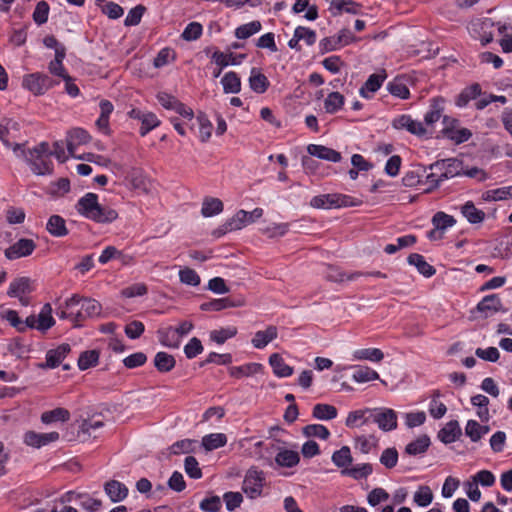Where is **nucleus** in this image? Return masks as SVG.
Masks as SVG:
<instances>
[{
    "label": "nucleus",
    "instance_id": "2",
    "mask_svg": "<svg viewBox=\"0 0 512 512\" xmlns=\"http://www.w3.org/2000/svg\"><path fill=\"white\" fill-rule=\"evenodd\" d=\"M13 152L16 157L24 159L35 175L44 176L51 175L53 173L54 166L51 159L41 155L40 157L34 155V153L24 148V144L15 143L13 146Z\"/></svg>",
    "mask_w": 512,
    "mask_h": 512
},
{
    "label": "nucleus",
    "instance_id": "8",
    "mask_svg": "<svg viewBox=\"0 0 512 512\" xmlns=\"http://www.w3.org/2000/svg\"><path fill=\"white\" fill-rule=\"evenodd\" d=\"M128 116L131 119L140 121L141 127L139 133L142 137L146 136L149 132L161 124V121L155 113L150 111H143L138 108L131 109L128 112Z\"/></svg>",
    "mask_w": 512,
    "mask_h": 512
},
{
    "label": "nucleus",
    "instance_id": "33",
    "mask_svg": "<svg viewBox=\"0 0 512 512\" xmlns=\"http://www.w3.org/2000/svg\"><path fill=\"white\" fill-rule=\"evenodd\" d=\"M80 313L82 315V322L87 318L97 317L101 314L102 306L101 304L92 298L81 297L80 302Z\"/></svg>",
    "mask_w": 512,
    "mask_h": 512
},
{
    "label": "nucleus",
    "instance_id": "25",
    "mask_svg": "<svg viewBox=\"0 0 512 512\" xmlns=\"http://www.w3.org/2000/svg\"><path fill=\"white\" fill-rule=\"evenodd\" d=\"M476 310L486 317L489 313H496L502 310V302L497 294H489L482 298L477 304Z\"/></svg>",
    "mask_w": 512,
    "mask_h": 512
},
{
    "label": "nucleus",
    "instance_id": "18",
    "mask_svg": "<svg viewBox=\"0 0 512 512\" xmlns=\"http://www.w3.org/2000/svg\"><path fill=\"white\" fill-rule=\"evenodd\" d=\"M71 348L69 344L63 343L55 349H51L46 353V362L42 364L43 368H56L69 354Z\"/></svg>",
    "mask_w": 512,
    "mask_h": 512
},
{
    "label": "nucleus",
    "instance_id": "5",
    "mask_svg": "<svg viewBox=\"0 0 512 512\" xmlns=\"http://www.w3.org/2000/svg\"><path fill=\"white\" fill-rule=\"evenodd\" d=\"M371 423L376 424L383 432H391L398 426L396 411L387 407L372 408Z\"/></svg>",
    "mask_w": 512,
    "mask_h": 512
},
{
    "label": "nucleus",
    "instance_id": "23",
    "mask_svg": "<svg viewBox=\"0 0 512 512\" xmlns=\"http://www.w3.org/2000/svg\"><path fill=\"white\" fill-rule=\"evenodd\" d=\"M460 212L462 216L472 225L481 224L486 218L485 212L477 208L473 201H466L460 207Z\"/></svg>",
    "mask_w": 512,
    "mask_h": 512
},
{
    "label": "nucleus",
    "instance_id": "21",
    "mask_svg": "<svg viewBox=\"0 0 512 512\" xmlns=\"http://www.w3.org/2000/svg\"><path fill=\"white\" fill-rule=\"evenodd\" d=\"M329 11L333 16L343 12L357 15L361 11V5L354 0H331Z\"/></svg>",
    "mask_w": 512,
    "mask_h": 512
},
{
    "label": "nucleus",
    "instance_id": "14",
    "mask_svg": "<svg viewBox=\"0 0 512 512\" xmlns=\"http://www.w3.org/2000/svg\"><path fill=\"white\" fill-rule=\"evenodd\" d=\"M386 73H374L371 74L365 83L359 89V94L362 98L371 99L374 94L381 88L382 84L386 80Z\"/></svg>",
    "mask_w": 512,
    "mask_h": 512
},
{
    "label": "nucleus",
    "instance_id": "9",
    "mask_svg": "<svg viewBox=\"0 0 512 512\" xmlns=\"http://www.w3.org/2000/svg\"><path fill=\"white\" fill-rule=\"evenodd\" d=\"M430 169L440 172V177L448 180L462 174L463 163L457 158H448L431 164Z\"/></svg>",
    "mask_w": 512,
    "mask_h": 512
},
{
    "label": "nucleus",
    "instance_id": "58",
    "mask_svg": "<svg viewBox=\"0 0 512 512\" xmlns=\"http://www.w3.org/2000/svg\"><path fill=\"white\" fill-rule=\"evenodd\" d=\"M99 360V353L96 350H88L80 354L78 359V367L84 371L95 366Z\"/></svg>",
    "mask_w": 512,
    "mask_h": 512
},
{
    "label": "nucleus",
    "instance_id": "46",
    "mask_svg": "<svg viewBox=\"0 0 512 512\" xmlns=\"http://www.w3.org/2000/svg\"><path fill=\"white\" fill-rule=\"evenodd\" d=\"M175 364V358L167 352L160 351L154 357V366L161 373L170 372Z\"/></svg>",
    "mask_w": 512,
    "mask_h": 512
},
{
    "label": "nucleus",
    "instance_id": "61",
    "mask_svg": "<svg viewBox=\"0 0 512 512\" xmlns=\"http://www.w3.org/2000/svg\"><path fill=\"white\" fill-rule=\"evenodd\" d=\"M0 318L6 320L18 332L23 333V320L19 317L17 311L12 309L1 310Z\"/></svg>",
    "mask_w": 512,
    "mask_h": 512
},
{
    "label": "nucleus",
    "instance_id": "41",
    "mask_svg": "<svg viewBox=\"0 0 512 512\" xmlns=\"http://www.w3.org/2000/svg\"><path fill=\"white\" fill-rule=\"evenodd\" d=\"M353 360H367L371 362H381L384 359V353L379 348L357 349L352 354Z\"/></svg>",
    "mask_w": 512,
    "mask_h": 512
},
{
    "label": "nucleus",
    "instance_id": "29",
    "mask_svg": "<svg viewBox=\"0 0 512 512\" xmlns=\"http://www.w3.org/2000/svg\"><path fill=\"white\" fill-rule=\"evenodd\" d=\"M159 342L168 348L177 349L181 344V338L178 336L173 326L161 328L157 332Z\"/></svg>",
    "mask_w": 512,
    "mask_h": 512
},
{
    "label": "nucleus",
    "instance_id": "51",
    "mask_svg": "<svg viewBox=\"0 0 512 512\" xmlns=\"http://www.w3.org/2000/svg\"><path fill=\"white\" fill-rule=\"evenodd\" d=\"M302 433L304 436L310 438H318L321 440H327L331 433L329 429L322 424H309L303 427Z\"/></svg>",
    "mask_w": 512,
    "mask_h": 512
},
{
    "label": "nucleus",
    "instance_id": "37",
    "mask_svg": "<svg viewBox=\"0 0 512 512\" xmlns=\"http://www.w3.org/2000/svg\"><path fill=\"white\" fill-rule=\"evenodd\" d=\"M70 419V412L62 407L45 411L41 414V422L49 425L56 422H67Z\"/></svg>",
    "mask_w": 512,
    "mask_h": 512
},
{
    "label": "nucleus",
    "instance_id": "40",
    "mask_svg": "<svg viewBox=\"0 0 512 512\" xmlns=\"http://www.w3.org/2000/svg\"><path fill=\"white\" fill-rule=\"evenodd\" d=\"M338 415V410L335 406L330 404L318 403L312 409L313 418L321 421H329L335 419Z\"/></svg>",
    "mask_w": 512,
    "mask_h": 512
},
{
    "label": "nucleus",
    "instance_id": "22",
    "mask_svg": "<svg viewBox=\"0 0 512 512\" xmlns=\"http://www.w3.org/2000/svg\"><path fill=\"white\" fill-rule=\"evenodd\" d=\"M104 491L113 503L123 501L128 495V488L126 485L117 480H110L106 482L104 485Z\"/></svg>",
    "mask_w": 512,
    "mask_h": 512
},
{
    "label": "nucleus",
    "instance_id": "20",
    "mask_svg": "<svg viewBox=\"0 0 512 512\" xmlns=\"http://www.w3.org/2000/svg\"><path fill=\"white\" fill-rule=\"evenodd\" d=\"M91 140L90 134L83 128H73L67 133V148L73 156L75 149L87 144Z\"/></svg>",
    "mask_w": 512,
    "mask_h": 512
},
{
    "label": "nucleus",
    "instance_id": "15",
    "mask_svg": "<svg viewBox=\"0 0 512 512\" xmlns=\"http://www.w3.org/2000/svg\"><path fill=\"white\" fill-rule=\"evenodd\" d=\"M251 223V219L249 218L248 212L245 210H239L236 214L228 219L221 227L218 229V235H224L227 232L240 230L245 227L247 224Z\"/></svg>",
    "mask_w": 512,
    "mask_h": 512
},
{
    "label": "nucleus",
    "instance_id": "56",
    "mask_svg": "<svg viewBox=\"0 0 512 512\" xmlns=\"http://www.w3.org/2000/svg\"><path fill=\"white\" fill-rule=\"evenodd\" d=\"M413 501L420 507H427L433 501V493L429 486L421 485L414 493Z\"/></svg>",
    "mask_w": 512,
    "mask_h": 512
},
{
    "label": "nucleus",
    "instance_id": "54",
    "mask_svg": "<svg viewBox=\"0 0 512 512\" xmlns=\"http://www.w3.org/2000/svg\"><path fill=\"white\" fill-rule=\"evenodd\" d=\"M488 430V427L480 425L477 421L468 420L465 427V434L472 442H477L488 432Z\"/></svg>",
    "mask_w": 512,
    "mask_h": 512
},
{
    "label": "nucleus",
    "instance_id": "60",
    "mask_svg": "<svg viewBox=\"0 0 512 512\" xmlns=\"http://www.w3.org/2000/svg\"><path fill=\"white\" fill-rule=\"evenodd\" d=\"M387 90L389 93L400 99H407L410 95L409 89L406 84L399 79H394L387 84Z\"/></svg>",
    "mask_w": 512,
    "mask_h": 512
},
{
    "label": "nucleus",
    "instance_id": "30",
    "mask_svg": "<svg viewBox=\"0 0 512 512\" xmlns=\"http://www.w3.org/2000/svg\"><path fill=\"white\" fill-rule=\"evenodd\" d=\"M269 364L273 373L278 378H286L293 374V367L285 363L283 357L278 353H273L269 357Z\"/></svg>",
    "mask_w": 512,
    "mask_h": 512
},
{
    "label": "nucleus",
    "instance_id": "45",
    "mask_svg": "<svg viewBox=\"0 0 512 512\" xmlns=\"http://www.w3.org/2000/svg\"><path fill=\"white\" fill-rule=\"evenodd\" d=\"M227 436L224 433H211L202 438L201 445L206 451L216 450L225 446Z\"/></svg>",
    "mask_w": 512,
    "mask_h": 512
},
{
    "label": "nucleus",
    "instance_id": "62",
    "mask_svg": "<svg viewBox=\"0 0 512 512\" xmlns=\"http://www.w3.org/2000/svg\"><path fill=\"white\" fill-rule=\"evenodd\" d=\"M184 470L191 479H200L203 476L199 463L194 456H187L184 460Z\"/></svg>",
    "mask_w": 512,
    "mask_h": 512
},
{
    "label": "nucleus",
    "instance_id": "6",
    "mask_svg": "<svg viewBox=\"0 0 512 512\" xmlns=\"http://www.w3.org/2000/svg\"><path fill=\"white\" fill-rule=\"evenodd\" d=\"M391 126L395 130L407 131L408 133L422 137L426 134L424 124L418 120H414L411 115L401 114L394 117Z\"/></svg>",
    "mask_w": 512,
    "mask_h": 512
},
{
    "label": "nucleus",
    "instance_id": "43",
    "mask_svg": "<svg viewBox=\"0 0 512 512\" xmlns=\"http://www.w3.org/2000/svg\"><path fill=\"white\" fill-rule=\"evenodd\" d=\"M117 218H118V213L115 209H113L109 206H106V205H101L99 203V205L96 209V212L94 214V218H92L91 221L96 222V223H101V224H108V223H112Z\"/></svg>",
    "mask_w": 512,
    "mask_h": 512
},
{
    "label": "nucleus",
    "instance_id": "10",
    "mask_svg": "<svg viewBox=\"0 0 512 512\" xmlns=\"http://www.w3.org/2000/svg\"><path fill=\"white\" fill-rule=\"evenodd\" d=\"M22 86L34 95H43L50 88L51 80L45 74L31 73L23 77Z\"/></svg>",
    "mask_w": 512,
    "mask_h": 512
},
{
    "label": "nucleus",
    "instance_id": "47",
    "mask_svg": "<svg viewBox=\"0 0 512 512\" xmlns=\"http://www.w3.org/2000/svg\"><path fill=\"white\" fill-rule=\"evenodd\" d=\"M223 211V203L220 199L214 197H206L203 200L201 214L204 217H213Z\"/></svg>",
    "mask_w": 512,
    "mask_h": 512
},
{
    "label": "nucleus",
    "instance_id": "64",
    "mask_svg": "<svg viewBox=\"0 0 512 512\" xmlns=\"http://www.w3.org/2000/svg\"><path fill=\"white\" fill-rule=\"evenodd\" d=\"M203 27L199 22H190L183 30L181 37L185 41H195L201 37Z\"/></svg>",
    "mask_w": 512,
    "mask_h": 512
},
{
    "label": "nucleus",
    "instance_id": "38",
    "mask_svg": "<svg viewBox=\"0 0 512 512\" xmlns=\"http://www.w3.org/2000/svg\"><path fill=\"white\" fill-rule=\"evenodd\" d=\"M372 473L373 467L370 463L351 465L348 470L341 471V475L351 477L354 480L366 479Z\"/></svg>",
    "mask_w": 512,
    "mask_h": 512
},
{
    "label": "nucleus",
    "instance_id": "57",
    "mask_svg": "<svg viewBox=\"0 0 512 512\" xmlns=\"http://www.w3.org/2000/svg\"><path fill=\"white\" fill-rule=\"evenodd\" d=\"M77 499L78 505L88 512H97L102 507L101 500L95 499L87 493H81V495H77Z\"/></svg>",
    "mask_w": 512,
    "mask_h": 512
},
{
    "label": "nucleus",
    "instance_id": "19",
    "mask_svg": "<svg viewBox=\"0 0 512 512\" xmlns=\"http://www.w3.org/2000/svg\"><path fill=\"white\" fill-rule=\"evenodd\" d=\"M307 151L311 156L333 163H338L342 159V156L338 151L323 145L310 144L307 147Z\"/></svg>",
    "mask_w": 512,
    "mask_h": 512
},
{
    "label": "nucleus",
    "instance_id": "52",
    "mask_svg": "<svg viewBox=\"0 0 512 512\" xmlns=\"http://www.w3.org/2000/svg\"><path fill=\"white\" fill-rule=\"evenodd\" d=\"M197 441L193 439H181L174 442L169 451L173 455L188 454L195 451Z\"/></svg>",
    "mask_w": 512,
    "mask_h": 512
},
{
    "label": "nucleus",
    "instance_id": "50",
    "mask_svg": "<svg viewBox=\"0 0 512 512\" xmlns=\"http://www.w3.org/2000/svg\"><path fill=\"white\" fill-rule=\"evenodd\" d=\"M379 378L380 376L377 371L366 366H357L352 375V379L356 383H366L378 380Z\"/></svg>",
    "mask_w": 512,
    "mask_h": 512
},
{
    "label": "nucleus",
    "instance_id": "16",
    "mask_svg": "<svg viewBox=\"0 0 512 512\" xmlns=\"http://www.w3.org/2000/svg\"><path fill=\"white\" fill-rule=\"evenodd\" d=\"M372 408H362L350 411L345 419V426L351 429L359 428L371 423Z\"/></svg>",
    "mask_w": 512,
    "mask_h": 512
},
{
    "label": "nucleus",
    "instance_id": "3",
    "mask_svg": "<svg viewBox=\"0 0 512 512\" xmlns=\"http://www.w3.org/2000/svg\"><path fill=\"white\" fill-rule=\"evenodd\" d=\"M264 484V472L257 467H251L244 476L242 490L250 499H256L261 496Z\"/></svg>",
    "mask_w": 512,
    "mask_h": 512
},
{
    "label": "nucleus",
    "instance_id": "34",
    "mask_svg": "<svg viewBox=\"0 0 512 512\" xmlns=\"http://www.w3.org/2000/svg\"><path fill=\"white\" fill-rule=\"evenodd\" d=\"M275 462L280 467L293 468L300 462V456L297 451L281 449L275 456Z\"/></svg>",
    "mask_w": 512,
    "mask_h": 512
},
{
    "label": "nucleus",
    "instance_id": "59",
    "mask_svg": "<svg viewBox=\"0 0 512 512\" xmlns=\"http://www.w3.org/2000/svg\"><path fill=\"white\" fill-rule=\"evenodd\" d=\"M197 122L199 124V139L201 142H207L212 135V123L203 113L197 116Z\"/></svg>",
    "mask_w": 512,
    "mask_h": 512
},
{
    "label": "nucleus",
    "instance_id": "49",
    "mask_svg": "<svg viewBox=\"0 0 512 512\" xmlns=\"http://www.w3.org/2000/svg\"><path fill=\"white\" fill-rule=\"evenodd\" d=\"M262 29L260 21L255 20L242 24L235 29V37L237 39H248L252 35L258 33Z\"/></svg>",
    "mask_w": 512,
    "mask_h": 512
},
{
    "label": "nucleus",
    "instance_id": "28",
    "mask_svg": "<svg viewBox=\"0 0 512 512\" xmlns=\"http://www.w3.org/2000/svg\"><path fill=\"white\" fill-rule=\"evenodd\" d=\"M46 230L50 235L58 238L65 237L69 233L65 219L56 214L49 217L46 223Z\"/></svg>",
    "mask_w": 512,
    "mask_h": 512
},
{
    "label": "nucleus",
    "instance_id": "48",
    "mask_svg": "<svg viewBox=\"0 0 512 512\" xmlns=\"http://www.w3.org/2000/svg\"><path fill=\"white\" fill-rule=\"evenodd\" d=\"M443 103L444 101L441 98H434L432 100L429 110L424 115L425 124L433 125L441 118Z\"/></svg>",
    "mask_w": 512,
    "mask_h": 512
},
{
    "label": "nucleus",
    "instance_id": "1",
    "mask_svg": "<svg viewBox=\"0 0 512 512\" xmlns=\"http://www.w3.org/2000/svg\"><path fill=\"white\" fill-rule=\"evenodd\" d=\"M362 201L352 196L340 193H329L314 196L310 200V205L316 209H339L344 207H356L361 205Z\"/></svg>",
    "mask_w": 512,
    "mask_h": 512
},
{
    "label": "nucleus",
    "instance_id": "63",
    "mask_svg": "<svg viewBox=\"0 0 512 512\" xmlns=\"http://www.w3.org/2000/svg\"><path fill=\"white\" fill-rule=\"evenodd\" d=\"M70 191V181L67 178H60L50 184L49 194L52 197H62Z\"/></svg>",
    "mask_w": 512,
    "mask_h": 512
},
{
    "label": "nucleus",
    "instance_id": "31",
    "mask_svg": "<svg viewBox=\"0 0 512 512\" xmlns=\"http://www.w3.org/2000/svg\"><path fill=\"white\" fill-rule=\"evenodd\" d=\"M332 463L339 469L348 470L353 463V457L349 446H342L334 451L331 456Z\"/></svg>",
    "mask_w": 512,
    "mask_h": 512
},
{
    "label": "nucleus",
    "instance_id": "42",
    "mask_svg": "<svg viewBox=\"0 0 512 512\" xmlns=\"http://www.w3.org/2000/svg\"><path fill=\"white\" fill-rule=\"evenodd\" d=\"M430 444V438L427 435H421L406 445L405 452L411 456L421 455L427 451Z\"/></svg>",
    "mask_w": 512,
    "mask_h": 512
},
{
    "label": "nucleus",
    "instance_id": "36",
    "mask_svg": "<svg viewBox=\"0 0 512 512\" xmlns=\"http://www.w3.org/2000/svg\"><path fill=\"white\" fill-rule=\"evenodd\" d=\"M36 320L38 325L37 330L43 333L55 325V320L52 317L51 304L46 303L43 305L38 316H36Z\"/></svg>",
    "mask_w": 512,
    "mask_h": 512
},
{
    "label": "nucleus",
    "instance_id": "17",
    "mask_svg": "<svg viewBox=\"0 0 512 512\" xmlns=\"http://www.w3.org/2000/svg\"><path fill=\"white\" fill-rule=\"evenodd\" d=\"M32 291L31 280L28 277H19L14 279L8 288L7 295L12 298H18L22 304L26 305L23 301V296Z\"/></svg>",
    "mask_w": 512,
    "mask_h": 512
},
{
    "label": "nucleus",
    "instance_id": "27",
    "mask_svg": "<svg viewBox=\"0 0 512 512\" xmlns=\"http://www.w3.org/2000/svg\"><path fill=\"white\" fill-rule=\"evenodd\" d=\"M248 81L250 89L257 94L265 93L270 85L268 78L257 68L251 69Z\"/></svg>",
    "mask_w": 512,
    "mask_h": 512
},
{
    "label": "nucleus",
    "instance_id": "53",
    "mask_svg": "<svg viewBox=\"0 0 512 512\" xmlns=\"http://www.w3.org/2000/svg\"><path fill=\"white\" fill-rule=\"evenodd\" d=\"M431 222L436 229L444 232L456 224V219L452 215H448L445 212L439 211L433 215Z\"/></svg>",
    "mask_w": 512,
    "mask_h": 512
},
{
    "label": "nucleus",
    "instance_id": "39",
    "mask_svg": "<svg viewBox=\"0 0 512 512\" xmlns=\"http://www.w3.org/2000/svg\"><path fill=\"white\" fill-rule=\"evenodd\" d=\"M221 84L226 94H237L241 91L240 77L234 71L225 73L221 79Z\"/></svg>",
    "mask_w": 512,
    "mask_h": 512
},
{
    "label": "nucleus",
    "instance_id": "26",
    "mask_svg": "<svg viewBox=\"0 0 512 512\" xmlns=\"http://www.w3.org/2000/svg\"><path fill=\"white\" fill-rule=\"evenodd\" d=\"M461 428L458 421L451 420L438 432L439 440L444 444H451L461 436Z\"/></svg>",
    "mask_w": 512,
    "mask_h": 512
},
{
    "label": "nucleus",
    "instance_id": "55",
    "mask_svg": "<svg viewBox=\"0 0 512 512\" xmlns=\"http://www.w3.org/2000/svg\"><path fill=\"white\" fill-rule=\"evenodd\" d=\"M377 445V439L374 436L359 435L354 438V447L362 454H369Z\"/></svg>",
    "mask_w": 512,
    "mask_h": 512
},
{
    "label": "nucleus",
    "instance_id": "32",
    "mask_svg": "<svg viewBox=\"0 0 512 512\" xmlns=\"http://www.w3.org/2000/svg\"><path fill=\"white\" fill-rule=\"evenodd\" d=\"M263 370V365L260 363H246L241 366H232L229 368V375L231 377L240 379L243 377H250L260 373Z\"/></svg>",
    "mask_w": 512,
    "mask_h": 512
},
{
    "label": "nucleus",
    "instance_id": "12",
    "mask_svg": "<svg viewBox=\"0 0 512 512\" xmlns=\"http://www.w3.org/2000/svg\"><path fill=\"white\" fill-rule=\"evenodd\" d=\"M59 440V433L52 431L48 433H37L35 431H27L23 436V442L27 446L33 448H41L46 446L52 442H56Z\"/></svg>",
    "mask_w": 512,
    "mask_h": 512
},
{
    "label": "nucleus",
    "instance_id": "35",
    "mask_svg": "<svg viewBox=\"0 0 512 512\" xmlns=\"http://www.w3.org/2000/svg\"><path fill=\"white\" fill-rule=\"evenodd\" d=\"M407 262L415 266L420 274L425 277H431L436 273L435 268L430 265L424 258L423 255L418 253H412L408 256Z\"/></svg>",
    "mask_w": 512,
    "mask_h": 512
},
{
    "label": "nucleus",
    "instance_id": "4",
    "mask_svg": "<svg viewBox=\"0 0 512 512\" xmlns=\"http://www.w3.org/2000/svg\"><path fill=\"white\" fill-rule=\"evenodd\" d=\"M80 302L81 296L78 294L72 295L66 299L63 303H58L56 313L60 319H67L71 321L75 326H79L82 323V315L80 313Z\"/></svg>",
    "mask_w": 512,
    "mask_h": 512
},
{
    "label": "nucleus",
    "instance_id": "44",
    "mask_svg": "<svg viewBox=\"0 0 512 512\" xmlns=\"http://www.w3.org/2000/svg\"><path fill=\"white\" fill-rule=\"evenodd\" d=\"M345 97L339 92H330L324 100V109L328 114H335L343 108Z\"/></svg>",
    "mask_w": 512,
    "mask_h": 512
},
{
    "label": "nucleus",
    "instance_id": "11",
    "mask_svg": "<svg viewBox=\"0 0 512 512\" xmlns=\"http://www.w3.org/2000/svg\"><path fill=\"white\" fill-rule=\"evenodd\" d=\"M36 249V243L32 239L21 238L5 250V257L16 260L30 256Z\"/></svg>",
    "mask_w": 512,
    "mask_h": 512
},
{
    "label": "nucleus",
    "instance_id": "13",
    "mask_svg": "<svg viewBox=\"0 0 512 512\" xmlns=\"http://www.w3.org/2000/svg\"><path fill=\"white\" fill-rule=\"evenodd\" d=\"M99 205L98 196L95 193H86L75 204V209L82 217L92 220Z\"/></svg>",
    "mask_w": 512,
    "mask_h": 512
},
{
    "label": "nucleus",
    "instance_id": "24",
    "mask_svg": "<svg viewBox=\"0 0 512 512\" xmlns=\"http://www.w3.org/2000/svg\"><path fill=\"white\" fill-rule=\"evenodd\" d=\"M278 336V330L275 326H268L265 330L257 331L252 340L251 343L254 348L256 349H263L265 348L270 342L275 340Z\"/></svg>",
    "mask_w": 512,
    "mask_h": 512
},
{
    "label": "nucleus",
    "instance_id": "7",
    "mask_svg": "<svg viewBox=\"0 0 512 512\" xmlns=\"http://www.w3.org/2000/svg\"><path fill=\"white\" fill-rule=\"evenodd\" d=\"M444 128L442 130L443 135L455 142L456 144L464 143L468 141L472 133L467 128H459L458 120L454 118H450L448 116H444L443 118Z\"/></svg>",
    "mask_w": 512,
    "mask_h": 512
}]
</instances>
